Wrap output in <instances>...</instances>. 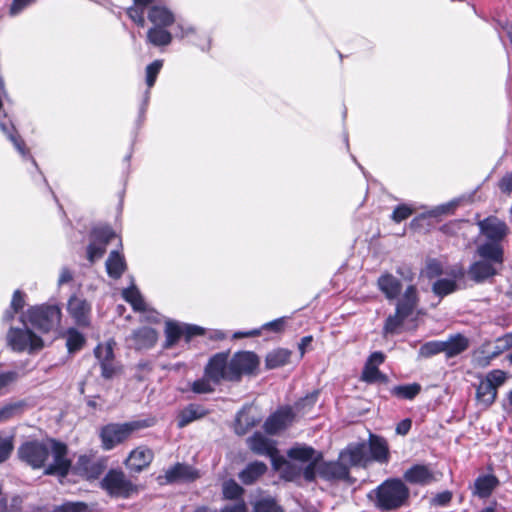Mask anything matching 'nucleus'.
Masks as SVG:
<instances>
[{
  "mask_svg": "<svg viewBox=\"0 0 512 512\" xmlns=\"http://www.w3.org/2000/svg\"><path fill=\"white\" fill-rule=\"evenodd\" d=\"M67 453L66 444L51 438L42 441H26L18 448L19 459L33 469L44 467L51 455L52 462L45 467V474L61 477H65L71 468V461L67 458Z\"/></svg>",
  "mask_w": 512,
  "mask_h": 512,
  "instance_id": "obj_1",
  "label": "nucleus"
},
{
  "mask_svg": "<svg viewBox=\"0 0 512 512\" xmlns=\"http://www.w3.org/2000/svg\"><path fill=\"white\" fill-rule=\"evenodd\" d=\"M476 255L480 259L470 265L468 274L477 283L495 276L504 262V251L495 246L477 245Z\"/></svg>",
  "mask_w": 512,
  "mask_h": 512,
  "instance_id": "obj_2",
  "label": "nucleus"
},
{
  "mask_svg": "<svg viewBox=\"0 0 512 512\" xmlns=\"http://www.w3.org/2000/svg\"><path fill=\"white\" fill-rule=\"evenodd\" d=\"M99 487L115 499H130L143 490V486L135 483L121 468L109 469L99 482Z\"/></svg>",
  "mask_w": 512,
  "mask_h": 512,
  "instance_id": "obj_3",
  "label": "nucleus"
},
{
  "mask_svg": "<svg viewBox=\"0 0 512 512\" xmlns=\"http://www.w3.org/2000/svg\"><path fill=\"white\" fill-rule=\"evenodd\" d=\"M376 506L383 511L401 508L408 503L410 490L399 478L385 480L375 489Z\"/></svg>",
  "mask_w": 512,
  "mask_h": 512,
  "instance_id": "obj_4",
  "label": "nucleus"
},
{
  "mask_svg": "<svg viewBox=\"0 0 512 512\" xmlns=\"http://www.w3.org/2000/svg\"><path fill=\"white\" fill-rule=\"evenodd\" d=\"M25 316L33 327L48 333L59 328L62 312L56 304H43L29 308Z\"/></svg>",
  "mask_w": 512,
  "mask_h": 512,
  "instance_id": "obj_5",
  "label": "nucleus"
},
{
  "mask_svg": "<svg viewBox=\"0 0 512 512\" xmlns=\"http://www.w3.org/2000/svg\"><path fill=\"white\" fill-rule=\"evenodd\" d=\"M165 341L163 343L164 349H170L176 343L184 338L186 343H189L194 336L204 334V329L197 325H190L179 323L176 321H167L165 325Z\"/></svg>",
  "mask_w": 512,
  "mask_h": 512,
  "instance_id": "obj_6",
  "label": "nucleus"
},
{
  "mask_svg": "<svg viewBox=\"0 0 512 512\" xmlns=\"http://www.w3.org/2000/svg\"><path fill=\"white\" fill-rule=\"evenodd\" d=\"M139 428L137 422L123 424H108L101 429L102 447L108 451L129 438L133 431Z\"/></svg>",
  "mask_w": 512,
  "mask_h": 512,
  "instance_id": "obj_7",
  "label": "nucleus"
},
{
  "mask_svg": "<svg viewBox=\"0 0 512 512\" xmlns=\"http://www.w3.org/2000/svg\"><path fill=\"white\" fill-rule=\"evenodd\" d=\"M480 232L486 241L479 245H490L504 251L502 241L508 234L507 224L497 217L490 216L478 222Z\"/></svg>",
  "mask_w": 512,
  "mask_h": 512,
  "instance_id": "obj_8",
  "label": "nucleus"
},
{
  "mask_svg": "<svg viewBox=\"0 0 512 512\" xmlns=\"http://www.w3.org/2000/svg\"><path fill=\"white\" fill-rule=\"evenodd\" d=\"M7 342L14 351L30 352L43 347L42 339L28 328H10L7 334Z\"/></svg>",
  "mask_w": 512,
  "mask_h": 512,
  "instance_id": "obj_9",
  "label": "nucleus"
},
{
  "mask_svg": "<svg viewBox=\"0 0 512 512\" xmlns=\"http://www.w3.org/2000/svg\"><path fill=\"white\" fill-rule=\"evenodd\" d=\"M229 364L230 378H233L234 382H239L243 375L254 373L259 365V358L253 352L241 351L231 357Z\"/></svg>",
  "mask_w": 512,
  "mask_h": 512,
  "instance_id": "obj_10",
  "label": "nucleus"
},
{
  "mask_svg": "<svg viewBox=\"0 0 512 512\" xmlns=\"http://www.w3.org/2000/svg\"><path fill=\"white\" fill-rule=\"evenodd\" d=\"M107 468L106 457H94L88 455L79 456L73 469L74 472L88 481L99 479Z\"/></svg>",
  "mask_w": 512,
  "mask_h": 512,
  "instance_id": "obj_11",
  "label": "nucleus"
},
{
  "mask_svg": "<svg viewBox=\"0 0 512 512\" xmlns=\"http://www.w3.org/2000/svg\"><path fill=\"white\" fill-rule=\"evenodd\" d=\"M204 371L205 375L213 380L214 385H219L222 381L234 382V379L230 378L228 353L220 352L213 355L206 364Z\"/></svg>",
  "mask_w": 512,
  "mask_h": 512,
  "instance_id": "obj_12",
  "label": "nucleus"
},
{
  "mask_svg": "<svg viewBox=\"0 0 512 512\" xmlns=\"http://www.w3.org/2000/svg\"><path fill=\"white\" fill-rule=\"evenodd\" d=\"M446 277L437 279L432 285V291L439 297H445L458 290L457 282L462 280L465 271L462 266H453L445 270Z\"/></svg>",
  "mask_w": 512,
  "mask_h": 512,
  "instance_id": "obj_13",
  "label": "nucleus"
},
{
  "mask_svg": "<svg viewBox=\"0 0 512 512\" xmlns=\"http://www.w3.org/2000/svg\"><path fill=\"white\" fill-rule=\"evenodd\" d=\"M295 415L292 407H282L266 419L264 429L268 434L275 435L291 425Z\"/></svg>",
  "mask_w": 512,
  "mask_h": 512,
  "instance_id": "obj_14",
  "label": "nucleus"
},
{
  "mask_svg": "<svg viewBox=\"0 0 512 512\" xmlns=\"http://www.w3.org/2000/svg\"><path fill=\"white\" fill-rule=\"evenodd\" d=\"M67 312L75 324L87 327L90 324L91 305L86 299L72 295L67 302Z\"/></svg>",
  "mask_w": 512,
  "mask_h": 512,
  "instance_id": "obj_15",
  "label": "nucleus"
},
{
  "mask_svg": "<svg viewBox=\"0 0 512 512\" xmlns=\"http://www.w3.org/2000/svg\"><path fill=\"white\" fill-rule=\"evenodd\" d=\"M153 459L154 453L150 448L139 446L129 453L124 464L131 472L140 473L151 464Z\"/></svg>",
  "mask_w": 512,
  "mask_h": 512,
  "instance_id": "obj_16",
  "label": "nucleus"
},
{
  "mask_svg": "<svg viewBox=\"0 0 512 512\" xmlns=\"http://www.w3.org/2000/svg\"><path fill=\"white\" fill-rule=\"evenodd\" d=\"M340 459L351 466H365L370 462L367 443L357 442L349 444L340 453Z\"/></svg>",
  "mask_w": 512,
  "mask_h": 512,
  "instance_id": "obj_17",
  "label": "nucleus"
},
{
  "mask_svg": "<svg viewBox=\"0 0 512 512\" xmlns=\"http://www.w3.org/2000/svg\"><path fill=\"white\" fill-rule=\"evenodd\" d=\"M248 448L257 455L274 458L277 454L276 442L261 432H255L246 440Z\"/></svg>",
  "mask_w": 512,
  "mask_h": 512,
  "instance_id": "obj_18",
  "label": "nucleus"
},
{
  "mask_svg": "<svg viewBox=\"0 0 512 512\" xmlns=\"http://www.w3.org/2000/svg\"><path fill=\"white\" fill-rule=\"evenodd\" d=\"M406 482L414 485L426 486L438 480L436 474L426 465L415 464L405 471L403 475Z\"/></svg>",
  "mask_w": 512,
  "mask_h": 512,
  "instance_id": "obj_19",
  "label": "nucleus"
},
{
  "mask_svg": "<svg viewBox=\"0 0 512 512\" xmlns=\"http://www.w3.org/2000/svg\"><path fill=\"white\" fill-rule=\"evenodd\" d=\"M158 339V333L150 327H142L134 330L127 339L129 346L136 350L152 348Z\"/></svg>",
  "mask_w": 512,
  "mask_h": 512,
  "instance_id": "obj_20",
  "label": "nucleus"
},
{
  "mask_svg": "<svg viewBox=\"0 0 512 512\" xmlns=\"http://www.w3.org/2000/svg\"><path fill=\"white\" fill-rule=\"evenodd\" d=\"M197 472L189 465L176 463L165 471L164 476H158L160 484L173 483L179 480H194Z\"/></svg>",
  "mask_w": 512,
  "mask_h": 512,
  "instance_id": "obj_21",
  "label": "nucleus"
},
{
  "mask_svg": "<svg viewBox=\"0 0 512 512\" xmlns=\"http://www.w3.org/2000/svg\"><path fill=\"white\" fill-rule=\"evenodd\" d=\"M318 474L329 481L346 480L349 477V468L343 461L323 462L318 466Z\"/></svg>",
  "mask_w": 512,
  "mask_h": 512,
  "instance_id": "obj_22",
  "label": "nucleus"
},
{
  "mask_svg": "<svg viewBox=\"0 0 512 512\" xmlns=\"http://www.w3.org/2000/svg\"><path fill=\"white\" fill-rule=\"evenodd\" d=\"M261 422V417L251 406L244 407L237 413L234 430L238 435L246 434L250 429Z\"/></svg>",
  "mask_w": 512,
  "mask_h": 512,
  "instance_id": "obj_23",
  "label": "nucleus"
},
{
  "mask_svg": "<svg viewBox=\"0 0 512 512\" xmlns=\"http://www.w3.org/2000/svg\"><path fill=\"white\" fill-rule=\"evenodd\" d=\"M367 446L370 461L379 463H387L389 461V447L384 438L370 434Z\"/></svg>",
  "mask_w": 512,
  "mask_h": 512,
  "instance_id": "obj_24",
  "label": "nucleus"
},
{
  "mask_svg": "<svg viewBox=\"0 0 512 512\" xmlns=\"http://www.w3.org/2000/svg\"><path fill=\"white\" fill-rule=\"evenodd\" d=\"M148 19L155 27H169L175 22V16L165 6L154 5L148 11Z\"/></svg>",
  "mask_w": 512,
  "mask_h": 512,
  "instance_id": "obj_25",
  "label": "nucleus"
},
{
  "mask_svg": "<svg viewBox=\"0 0 512 512\" xmlns=\"http://www.w3.org/2000/svg\"><path fill=\"white\" fill-rule=\"evenodd\" d=\"M378 288L384 293L387 299H396L401 291L402 284L398 278L392 274L385 273L378 278Z\"/></svg>",
  "mask_w": 512,
  "mask_h": 512,
  "instance_id": "obj_26",
  "label": "nucleus"
},
{
  "mask_svg": "<svg viewBox=\"0 0 512 512\" xmlns=\"http://www.w3.org/2000/svg\"><path fill=\"white\" fill-rule=\"evenodd\" d=\"M443 343V353L447 358L455 357L469 347V340L462 334H455L450 336L446 341H442Z\"/></svg>",
  "mask_w": 512,
  "mask_h": 512,
  "instance_id": "obj_27",
  "label": "nucleus"
},
{
  "mask_svg": "<svg viewBox=\"0 0 512 512\" xmlns=\"http://www.w3.org/2000/svg\"><path fill=\"white\" fill-rule=\"evenodd\" d=\"M418 302L417 289L414 285H410L397 302L396 309H398V313H403L409 317L416 309Z\"/></svg>",
  "mask_w": 512,
  "mask_h": 512,
  "instance_id": "obj_28",
  "label": "nucleus"
},
{
  "mask_svg": "<svg viewBox=\"0 0 512 512\" xmlns=\"http://www.w3.org/2000/svg\"><path fill=\"white\" fill-rule=\"evenodd\" d=\"M206 414L207 410L203 406L198 404H189L179 412L177 417V426L178 428H184L191 422L203 418Z\"/></svg>",
  "mask_w": 512,
  "mask_h": 512,
  "instance_id": "obj_29",
  "label": "nucleus"
},
{
  "mask_svg": "<svg viewBox=\"0 0 512 512\" xmlns=\"http://www.w3.org/2000/svg\"><path fill=\"white\" fill-rule=\"evenodd\" d=\"M289 459L301 463H309L313 460H321L322 455L314 448L307 445H296L287 451Z\"/></svg>",
  "mask_w": 512,
  "mask_h": 512,
  "instance_id": "obj_30",
  "label": "nucleus"
},
{
  "mask_svg": "<svg viewBox=\"0 0 512 512\" xmlns=\"http://www.w3.org/2000/svg\"><path fill=\"white\" fill-rule=\"evenodd\" d=\"M267 471L265 463L254 461L249 463L238 475L240 481L245 485H251L256 482Z\"/></svg>",
  "mask_w": 512,
  "mask_h": 512,
  "instance_id": "obj_31",
  "label": "nucleus"
},
{
  "mask_svg": "<svg viewBox=\"0 0 512 512\" xmlns=\"http://www.w3.org/2000/svg\"><path fill=\"white\" fill-rule=\"evenodd\" d=\"M105 266L108 276L113 279H119L127 268L124 256L118 251L110 252Z\"/></svg>",
  "mask_w": 512,
  "mask_h": 512,
  "instance_id": "obj_32",
  "label": "nucleus"
},
{
  "mask_svg": "<svg viewBox=\"0 0 512 512\" xmlns=\"http://www.w3.org/2000/svg\"><path fill=\"white\" fill-rule=\"evenodd\" d=\"M498 484L499 481L494 475L479 476L475 480L473 493L480 498H487L492 494Z\"/></svg>",
  "mask_w": 512,
  "mask_h": 512,
  "instance_id": "obj_33",
  "label": "nucleus"
},
{
  "mask_svg": "<svg viewBox=\"0 0 512 512\" xmlns=\"http://www.w3.org/2000/svg\"><path fill=\"white\" fill-rule=\"evenodd\" d=\"M497 397V391L494 386L487 382L484 378L480 380L476 388V400L478 403L488 408L491 406Z\"/></svg>",
  "mask_w": 512,
  "mask_h": 512,
  "instance_id": "obj_34",
  "label": "nucleus"
},
{
  "mask_svg": "<svg viewBox=\"0 0 512 512\" xmlns=\"http://www.w3.org/2000/svg\"><path fill=\"white\" fill-rule=\"evenodd\" d=\"M166 27H152L147 32V41L153 46H167L172 41V34Z\"/></svg>",
  "mask_w": 512,
  "mask_h": 512,
  "instance_id": "obj_35",
  "label": "nucleus"
},
{
  "mask_svg": "<svg viewBox=\"0 0 512 512\" xmlns=\"http://www.w3.org/2000/svg\"><path fill=\"white\" fill-rule=\"evenodd\" d=\"M291 352L287 349L279 348L268 353L265 359L267 369H275L286 365L289 362Z\"/></svg>",
  "mask_w": 512,
  "mask_h": 512,
  "instance_id": "obj_36",
  "label": "nucleus"
},
{
  "mask_svg": "<svg viewBox=\"0 0 512 512\" xmlns=\"http://www.w3.org/2000/svg\"><path fill=\"white\" fill-rule=\"evenodd\" d=\"M123 298L132 305L133 309L135 311H145L146 310V304L145 301L140 293V291L137 289V287L132 284L130 287L126 288L122 292Z\"/></svg>",
  "mask_w": 512,
  "mask_h": 512,
  "instance_id": "obj_37",
  "label": "nucleus"
},
{
  "mask_svg": "<svg viewBox=\"0 0 512 512\" xmlns=\"http://www.w3.org/2000/svg\"><path fill=\"white\" fill-rule=\"evenodd\" d=\"M0 129L13 143L16 150L22 156L29 155V151L26 149L24 141L15 133V129L12 124H8L5 121H0Z\"/></svg>",
  "mask_w": 512,
  "mask_h": 512,
  "instance_id": "obj_38",
  "label": "nucleus"
},
{
  "mask_svg": "<svg viewBox=\"0 0 512 512\" xmlns=\"http://www.w3.org/2000/svg\"><path fill=\"white\" fill-rule=\"evenodd\" d=\"M421 391L418 383L398 385L392 388L391 393L395 397L407 400H413Z\"/></svg>",
  "mask_w": 512,
  "mask_h": 512,
  "instance_id": "obj_39",
  "label": "nucleus"
},
{
  "mask_svg": "<svg viewBox=\"0 0 512 512\" xmlns=\"http://www.w3.org/2000/svg\"><path fill=\"white\" fill-rule=\"evenodd\" d=\"M85 337L76 328H69L66 331V346L69 353L79 351L85 344Z\"/></svg>",
  "mask_w": 512,
  "mask_h": 512,
  "instance_id": "obj_40",
  "label": "nucleus"
},
{
  "mask_svg": "<svg viewBox=\"0 0 512 512\" xmlns=\"http://www.w3.org/2000/svg\"><path fill=\"white\" fill-rule=\"evenodd\" d=\"M408 318L407 315L403 313H398V309H396L393 315L388 316L384 324V334H397L400 331L404 321Z\"/></svg>",
  "mask_w": 512,
  "mask_h": 512,
  "instance_id": "obj_41",
  "label": "nucleus"
},
{
  "mask_svg": "<svg viewBox=\"0 0 512 512\" xmlns=\"http://www.w3.org/2000/svg\"><path fill=\"white\" fill-rule=\"evenodd\" d=\"M253 512H283L276 500L270 496L261 497L253 504Z\"/></svg>",
  "mask_w": 512,
  "mask_h": 512,
  "instance_id": "obj_42",
  "label": "nucleus"
},
{
  "mask_svg": "<svg viewBox=\"0 0 512 512\" xmlns=\"http://www.w3.org/2000/svg\"><path fill=\"white\" fill-rule=\"evenodd\" d=\"M361 379L367 383L386 382L387 376L381 373L377 366L365 364Z\"/></svg>",
  "mask_w": 512,
  "mask_h": 512,
  "instance_id": "obj_43",
  "label": "nucleus"
},
{
  "mask_svg": "<svg viewBox=\"0 0 512 512\" xmlns=\"http://www.w3.org/2000/svg\"><path fill=\"white\" fill-rule=\"evenodd\" d=\"M115 236V232L108 226L96 227L91 232L92 239L106 247Z\"/></svg>",
  "mask_w": 512,
  "mask_h": 512,
  "instance_id": "obj_44",
  "label": "nucleus"
},
{
  "mask_svg": "<svg viewBox=\"0 0 512 512\" xmlns=\"http://www.w3.org/2000/svg\"><path fill=\"white\" fill-rule=\"evenodd\" d=\"M439 353H443V343L440 340H433L424 343L419 351V357L429 358Z\"/></svg>",
  "mask_w": 512,
  "mask_h": 512,
  "instance_id": "obj_45",
  "label": "nucleus"
},
{
  "mask_svg": "<svg viewBox=\"0 0 512 512\" xmlns=\"http://www.w3.org/2000/svg\"><path fill=\"white\" fill-rule=\"evenodd\" d=\"M222 491L224 498L229 500L238 499L244 493V489L232 479L223 483Z\"/></svg>",
  "mask_w": 512,
  "mask_h": 512,
  "instance_id": "obj_46",
  "label": "nucleus"
},
{
  "mask_svg": "<svg viewBox=\"0 0 512 512\" xmlns=\"http://www.w3.org/2000/svg\"><path fill=\"white\" fill-rule=\"evenodd\" d=\"M213 380L205 374L201 379L195 380L191 385V390L196 394H207L212 393L215 390Z\"/></svg>",
  "mask_w": 512,
  "mask_h": 512,
  "instance_id": "obj_47",
  "label": "nucleus"
},
{
  "mask_svg": "<svg viewBox=\"0 0 512 512\" xmlns=\"http://www.w3.org/2000/svg\"><path fill=\"white\" fill-rule=\"evenodd\" d=\"M317 398L318 392L314 391L296 402L293 410L295 409L297 413L305 414L315 405Z\"/></svg>",
  "mask_w": 512,
  "mask_h": 512,
  "instance_id": "obj_48",
  "label": "nucleus"
},
{
  "mask_svg": "<svg viewBox=\"0 0 512 512\" xmlns=\"http://www.w3.org/2000/svg\"><path fill=\"white\" fill-rule=\"evenodd\" d=\"M512 347V334H506L495 341L491 358H495Z\"/></svg>",
  "mask_w": 512,
  "mask_h": 512,
  "instance_id": "obj_49",
  "label": "nucleus"
},
{
  "mask_svg": "<svg viewBox=\"0 0 512 512\" xmlns=\"http://www.w3.org/2000/svg\"><path fill=\"white\" fill-rule=\"evenodd\" d=\"M94 354L99 363L114 360V352L112 343L99 344L94 349Z\"/></svg>",
  "mask_w": 512,
  "mask_h": 512,
  "instance_id": "obj_50",
  "label": "nucleus"
},
{
  "mask_svg": "<svg viewBox=\"0 0 512 512\" xmlns=\"http://www.w3.org/2000/svg\"><path fill=\"white\" fill-rule=\"evenodd\" d=\"M146 7L147 6L137 5L134 3L133 6L127 9L128 17L140 27H144L146 23L144 18Z\"/></svg>",
  "mask_w": 512,
  "mask_h": 512,
  "instance_id": "obj_51",
  "label": "nucleus"
},
{
  "mask_svg": "<svg viewBox=\"0 0 512 512\" xmlns=\"http://www.w3.org/2000/svg\"><path fill=\"white\" fill-rule=\"evenodd\" d=\"M105 252L106 246L92 239L87 247V258L91 263H93L100 259Z\"/></svg>",
  "mask_w": 512,
  "mask_h": 512,
  "instance_id": "obj_52",
  "label": "nucleus"
},
{
  "mask_svg": "<svg viewBox=\"0 0 512 512\" xmlns=\"http://www.w3.org/2000/svg\"><path fill=\"white\" fill-rule=\"evenodd\" d=\"M162 66V60H155L146 67V83L148 88H151L155 84L156 78Z\"/></svg>",
  "mask_w": 512,
  "mask_h": 512,
  "instance_id": "obj_53",
  "label": "nucleus"
},
{
  "mask_svg": "<svg viewBox=\"0 0 512 512\" xmlns=\"http://www.w3.org/2000/svg\"><path fill=\"white\" fill-rule=\"evenodd\" d=\"M484 379L492 384L497 391L498 388L505 383L507 374L502 370L495 369L488 372Z\"/></svg>",
  "mask_w": 512,
  "mask_h": 512,
  "instance_id": "obj_54",
  "label": "nucleus"
},
{
  "mask_svg": "<svg viewBox=\"0 0 512 512\" xmlns=\"http://www.w3.org/2000/svg\"><path fill=\"white\" fill-rule=\"evenodd\" d=\"M14 448L13 437H3L0 435V463L6 461Z\"/></svg>",
  "mask_w": 512,
  "mask_h": 512,
  "instance_id": "obj_55",
  "label": "nucleus"
},
{
  "mask_svg": "<svg viewBox=\"0 0 512 512\" xmlns=\"http://www.w3.org/2000/svg\"><path fill=\"white\" fill-rule=\"evenodd\" d=\"M88 506L84 502H66L57 507V512H86Z\"/></svg>",
  "mask_w": 512,
  "mask_h": 512,
  "instance_id": "obj_56",
  "label": "nucleus"
},
{
  "mask_svg": "<svg viewBox=\"0 0 512 512\" xmlns=\"http://www.w3.org/2000/svg\"><path fill=\"white\" fill-rule=\"evenodd\" d=\"M445 274V271L442 268V265L439 261L433 259L430 260L426 265V275L428 278H436Z\"/></svg>",
  "mask_w": 512,
  "mask_h": 512,
  "instance_id": "obj_57",
  "label": "nucleus"
},
{
  "mask_svg": "<svg viewBox=\"0 0 512 512\" xmlns=\"http://www.w3.org/2000/svg\"><path fill=\"white\" fill-rule=\"evenodd\" d=\"M412 213H413V210L410 207H408L407 205L403 204V205L397 206L394 209L391 218L393 221L400 223L401 221L410 217Z\"/></svg>",
  "mask_w": 512,
  "mask_h": 512,
  "instance_id": "obj_58",
  "label": "nucleus"
},
{
  "mask_svg": "<svg viewBox=\"0 0 512 512\" xmlns=\"http://www.w3.org/2000/svg\"><path fill=\"white\" fill-rule=\"evenodd\" d=\"M320 460H313L305 466L303 470V476L307 481H313L316 477V473L318 472V466Z\"/></svg>",
  "mask_w": 512,
  "mask_h": 512,
  "instance_id": "obj_59",
  "label": "nucleus"
},
{
  "mask_svg": "<svg viewBox=\"0 0 512 512\" xmlns=\"http://www.w3.org/2000/svg\"><path fill=\"white\" fill-rule=\"evenodd\" d=\"M34 2L35 0H13L10 6V14L16 16Z\"/></svg>",
  "mask_w": 512,
  "mask_h": 512,
  "instance_id": "obj_60",
  "label": "nucleus"
},
{
  "mask_svg": "<svg viewBox=\"0 0 512 512\" xmlns=\"http://www.w3.org/2000/svg\"><path fill=\"white\" fill-rule=\"evenodd\" d=\"M101 367V375L105 379H111L116 373V367L114 365V360L104 361L99 363Z\"/></svg>",
  "mask_w": 512,
  "mask_h": 512,
  "instance_id": "obj_61",
  "label": "nucleus"
},
{
  "mask_svg": "<svg viewBox=\"0 0 512 512\" xmlns=\"http://www.w3.org/2000/svg\"><path fill=\"white\" fill-rule=\"evenodd\" d=\"M498 187L502 193L511 194L512 192V171L506 173L498 182Z\"/></svg>",
  "mask_w": 512,
  "mask_h": 512,
  "instance_id": "obj_62",
  "label": "nucleus"
},
{
  "mask_svg": "<svg viewBox=\"0 0 512 512\" xmlns=\"http://www.w3.org/2000/svg\"><path fill=\"white\" fill-rule=\"evenodd\" d=\"M24 304V294L20 290H16L11 300V309L14 312H18L24 307Z\"/></svg>",
  "mask_w": 512,
  "mask_h": 512,
  "instance_id": "obj_63",
  "label": "nucleus"
},
{
  "mask_svg": "<svg viewBox=\"0 0 512 512\" xmlns=\"http://www.w3.org/2000/svg\"><path fill=\"white\" fill-rule=\"evenodd\" d=\"M452 499L450 491H443L436 494L432 499V504L436 506H446Z\"/></svg>",
  "mask_w": 512,
  "mask_h": 512,
  "instance_id": "obj_64",
  "label": "nucleus"
}]
</instances>
